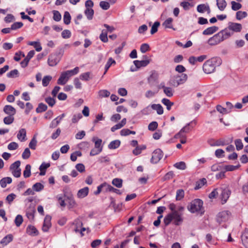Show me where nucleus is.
<instances>
[{"instance_id": "obj_1", "label": "nucleus", "mask_w": 248, "mask_h": 248, "mask_svg": "<svg viewBox=\"0 0 248 248\" xmlns=\"http://www.w3.org/2000/svg\"><path fill=\"white\" fill-rule=\"evenodd\" d=\"M222 63L220 57H216L207 60L203 64L202 68L205 73L209 74L213 73L216 67L219 66Z\"/></svg>"}, {"instance_id": "obj_2", "label": "nucleus", "mask_w": 248, "mask_h": 248, "mask_svg": "<svg viewBox=\"0 0 248 248\" xmlns=\"http://www.w3.org/2000/svg\"><path fill=\"white\" fill-rule=\"evenodd\" d=\"M203 204V202L202 200L199 199H194L187 206V209L191 213H198L202 215L205 212Z\"/></svg>"}, {"instance_id": "obj_3", "label": "nucleus", "mask_w": 248, "mask_h": 248, "mask_svg": "<svg viewBox=\"0 0 248 248\" xmlns=\"http://www.w3.org/2000/svg\"><path fill=\"white\" fill-rule=\"evenodd\" d=\"M78 72L79 68L78 67H76L73 70H67L62 72L60 78L57 80V83L62 85L65 84L70 77L77 74Z\"/></svg>"}, {"instance_id": "obj_4", "label": "nucleus", "mask_w": 248, "mask_h": 248, "mask_svg": "<svg viewBox=\"0 0 248 248\" xmlns=\"http://www.w3.org/2000/svg\"><path fill=\"white\" fill-rule=\"evenodd\" d=\"M217 190L218 191L219 199L221 201L222 204H224L227 202L229 199L231 193V191L229 187L226 185H223L219 187H217Z\"/></svg>"}, {"instance_id": "obj_5", "label": "nucleus", "mask_w": 248, "mask_h": 248, "mask_svg": "<svg viewBox=\"0 0 248 248\" xmlns=\"http://www.w3.org/2000/svg\"><path fill=\"white\" fill-rule=\"evenodd\" d=\"M187 79V76L186 74H181L173 76L170 80V84L174 86L177 87L180 84L184 83Z\"/></svg>"}, {"instance_id": "obj_6", "label": "nucleus", "mask_w": 248, "mask_h": 248, "mask_svg": "<svg viewBox=\"0 0 248 248\" xmlns=\"http://www.w3.org/2000/svg\"><path fill=\"white\" fill-rule=\"evenodd\" d=\"M62 54V52L50 54L47 60V63L48 65L50 66H54L56 65L60 62Z\"/></svg>"}, {"instance_id": "obj_7", "label": "nucleus", "mask_w": 248, "mask_h": 248, "mask_svg": "<svg viewBox=\"0 0 248 248\" xmlns=\"http://www.w3.org/2000/svg\"><path fill=\"white\" fill-rule=\"evenodd\" d=\"M230 212L228 211H223L218 213L217 215L216 220L221 224L223 222L227 221L230 217Z\"/></svg>"}, {"instance_id": "obj_8", "label": "nucleus", "mask_w": 248, "mask_h": 248, "mask_svg": "<svg viewBox=\"0 0 248 248\" xmlns=\"http://www.w3.org/2000/svg\"><path fill=\"white\" fill-rule=\"evenodd\" d=\"M163 156V153L161 149H157L155 150L153 152L151 162L154 164L158 163L162 158Z\"/></svg>"}, {"instance_id": "obj_9", "label": "nucleus", "mask_w": 248, "mask_h": 248, "mask_svg": "<svg viewBox=\"0 0 248 248\" xmlns=\"http://www.w3.org/2000/svg\"><path fill=\"white\" fill-rule=\"evenodd\" d=\"M51 217L49 215H46L44 219V223L42 226V231L44 232H47L51 226Z\"/></svg>"}, {"instance_id": "obj_10", "label": "nucleus", "mask_w": 248, "mask_h": 248, "mask_svg": "<svg viewBox=\"0 0 248 248\" xmlns=\"http://www.w3.org/2000/svg\"><path fill=\"white\" fill-rule=\"evenodd\" d=\"M171 214L172 215L173 223L176 226L180 225L183 221L182 214H179L177 212H172Z\"/></svg>"}, {"instance_id": "obj_11", "label": "nucleus", "mask_w": 248, "mask_h": 248, "mask_svg": "<svg viewBox=\"0 0 248 248\" xmlns=\"http://www.w3.org/2000/svg\"><path fill=\"white\" fill-rule=\"evenodd\" d=\"M228 29L234 32H238L242 30V25L240 23L230 22L228 23Z\"/></svg>"}, {"instance_id": "obj_12", "label": "nucleus", "mask_w": 248, "mask_h": 248, "mask_svg": "<svg viewBox=\"0 0 248 248\" xmlns=\"http://www.w3.org/2000/svg\"><path fill=\"white\" fill-rule=\"evenodd\" d=\"M35 211V206L31 204L27 208L26 210V215L29 219L33 220L34 219Z\"/></svg>"}, {"instance_id": "obj_13", "label": "nucleus", "mask_w": 248, "mask_h": 248, "mask_svg": "<svg viewBox=\"0 0 248 248\" xmlns=\"http://www.w3.org/2000/svg\"><path fill=\"white\" fill-rule=\"evenodd\" d=\"M35 54L34 50L29 51L26 58L20 62L22 67L25 68L28 65V63L31 58H32Z\"/></svg>"}, {"instance_id": "obj_14", "label": "nucleus", "mask_w": 248, "mask_h": 248, "mask_svg": "<svg viewBox=\"0 0 248 248\" xmlns=\"http://www.w3.org/2000/svg\"><path fill=\"white\" fill-rule=\"evenodd\" d=\"M207 142L211 146H220L226 144L225 141L222 139L216 140L213 139H210L207 140Z\"/></svg>"}, {"instance_id": "obj_15", "label": "nucleus", "mask_w": 248, "mask_h": 248, "mask_svg": "<svg viewBox=\"0 0 248 248\" xmlns=\"http://www.w3.org/2000/svg\"><path fill=\"white\" fill-rule=\"evenodd\" d=\"M207 57V56L205 55H202L198 57L191 56L189 58L188 61L190 64L194 65L197 62H203Z\"/></svg>"}, {"instance_id": "obj_16", "label": "nucleus", "mask_w": 248, "mask_h": 248, "mask_svg": "<svg viewBox=\"0 0 248 248\" xmlns=\"http://www.w3.org/2000/svg\"><path fill=\"white\" fill-rule=\"evenodd\" d=\"M151 62V59L142 60L141 61L135 60L133 62L137 69L141 67L146 66Z\"/></svg>"}, {"instance_id": "obj_17", "label": "nucleus", "mask_w": 248, "mask_h": 248, "mask_svg": "<svg viewBox=\"0 0 248 248\" xmlns=\"http://www.w3.org/2000/svg\"><path fill=\"white\" fill-rule=\"evenodd\" d=\"M3 111L6 114L14 116L16 113V109L11 105H6L3 108Z\"/></svg>"}, {"instance_id": "obj_18", "label": "nucleus", "mask_w": 248, "mask_h": 248, "mask_svg": "<svg viewBox=\"0 0 248 248\" xmlns=\"http://www.w3.org/2000/svg\"><path fill=\"white\" fill-rule=\"evenodd\" d=\"M241 240L243 245L248 248V229H246L242 233Z\"/></svg>"}, {"instance_id": "obj_19", "label": "nucleus", "mask_w": 248, "mask_h": 248, "mask_svg": "<svg viewBox=\"0 0 248 248\" xmlns=\"http://www.w3.org/2000/svg\"><path fill=\"white\" fill-rule=\"evenodd\" d=\"M89 193V188L85 187L79 189L77 193V196L79 198H83L87 196Z\"/></svg>"}, {"instance_id": "obj_20", "label": "nucleus", "mask_w": 248, "mask_h": 248, "mask_svg": "<svg viewBox=\"0 0 248 248\" xmlns=\"http://www.w3.org/2000/svg\"><path fill=\"white\" fill-rule=\"evenodd\" d=\"M173 19L171 17H169L167 18L163 23L162 26L166 29H171L173 30H175V29L173 28L172 26V22Z\"/></svg>"}, {"instance_id": "obj_21", "label": "nucleus", "mask_w": 248, "mask_h": 248, "mask_svg": "<svg viewBox=\"0 0 248 248\" xmlns=\"http://www.w3.org/2000/svg\"><path fill=\"white\" fill-rule=\"evenodd\" d=\"M197 10L198 12L201 13H203L206 11H207L208 13L210 12L209 6L208 5H206L204 4L198 5L197 7Z\"/></svg>"}, {"instance_id": "obj_22", "label": "nucleus", "mask_w": 248, "mask_h": 248, "mask_svg": "<svg viewBox=\"0 0 248 248\" xmlns=\"http://www.w3.org/2000/svg\"><path fill=\"white\" fill-rule=\"evenodd\" d=\"M27 232L30 235L36 236L38 234V232L35 227L29 225L27 228Z\"/></svg>"}, {"instance_id": "obj_23", "label": "nucleus", "mask_w": 248, "mask_h": 248, "mask_svg": "<svg viewBox=\"0 0 248 248\" xmlns=\"http://www.w3.org/2000/svg\"><path fill=\"white\" fill-rule=\"evenodd\" d=\"M13 239V236L11 234H9L3 237L0 241V243L3 246H6L10 242H11Z\"/></svg>"}, {"instance_id": "obj_24", "label": "nucleus", "mask_w": 248, "mask_h": 248, "mask_svg": "<svg viewBox=\"0 0 248 248\" xmlns=\"http://www.w3.org/2000/svg\"><path fill=\"white\" fill-rule=\"evenodd\" d=\"M26 137V131L25 128H21L18 131V133L17 135V139L20 140L21 141H23L25 140Z\"/></svg>"}, {"instance_id": "obj_25", "label": "nucleus", "mask_w": 248, "mask_h": 248, "mask_svg": "<svg viewBox=\"0 0 248 248\" xmlns=\"http://www.w3.org/2000/svg\"><path fill=\"white\" fill-rule=\"evenodd\" d=\"M218 30V28L217 27L212 26L205 29L203 31L202 34L204 35H210L216 32Z\"/></svg>"}, {"instance_id": "obj_26", "label": "nucleus", "mask_w": 248, "mask_h": 248, "mask_svg": "<svg viewBox=\"0 0 248 248\" xmlns=\"http://www.w3.org/2000/svg\"><path fill=\"white\" fill-rule=\"evenodd\" d=\"M219 33L221 34L223 41L229 38L232 34V33H231L227 28L221 31Z\"/></svg>"}, {"instance_id": "obj_27", "label": "nucleus", "mask_w": 248, "mask_h": 248, "mask_svg": "<svg viewBox=\"0 0 248 248\" xmlns=\"http://www.w3.org/2000/svg\"><path fill=\"white\" fill-rule=\"evenodd\" d=\"M12 182V179L11 177H6L2 178L0 180V185L2 188H5L7 184H11Z\"/></svg>"}, {"instance_id": "obj_28", "label": "nucleus", "mask_w": 248, "mask_h": 248, "mask_svg": "<svg viewBox=\"0 0 248 248\" xmlns=\"http://www.w3.org/2000/svg\"><path fill=\"white\" fill-rule=\"evenodd\" d=\"M151 108L152 109L156 110L157 113L159 115L163 113V108L160 104H152L151 105Z\"/></svg>"}, {"instance_id": "obj_29", "label": "nucleus", "mask_w": 248, "mask_h": 248, "mask_svg": "<svg viewBox=\"0 0 248 248\" xmlns=\"http://www.w3.org/2000/svg\"><path fill=\"white\" fill-rule=\"evenodd\" d=\"M120 140H114L110 142L108 145V148L109 149H115L120 146Z\"/></svg>"}, {"instance_id": "obj_30", "label": "nucleus", "mask_w": 248, "mask_h": 248, "mask_svg": "<svg viewBox=\"0 0 248 248\" xmlns=\"http://www.w3.org/2000/svg\"><path fill=\"white\" fill-rule=\"evenodd\" d=\"M92 141L94 142V147L98 149H103V146L101 145L102 140L100 139H98L97 137H93Z\"/></svg>"}, {"instance_id": "obj_31", "label": "nucleus", "mask_w": 248, "mask_h": 248, "mask_svg": "<svg viewBox=\"0 0 248 248\" xmlns=\"http://www.w3.org/2000/svg\"><path fill=\"white\" fill-rule=\"evenodd\" d=\"M84 14L88 20H92L93 18L94 11L92 8H86Z\"/></svg>"}, {"instance_id": "obj_32", "label": "nucleus", "mask_w": 248, "mask_h": 248, "mask_svg": "<svg viewBox=\"0 0 248 248\" xmlns=\"http://www.w3.org/2000/svg\"><path fill=\"white\" fill-rule=\"evenodd\" d=\"M217 5L220 11H223L226 7L227 3L225 0H217Z\"/></svg>"}, {"instance_id": "obj_33", "label": "nucleus", "mask_w": 248, "mask_h": 248, "mask_svg": "<svg viewBox=\"0 0 248 248\" xmlns=\"http://www.w3.org/2000/svg\"><path fill=\"white\" fill-rule=\"evenodd\" d=\"M193 124L195 125L196 124V122L194 120L188 123L185 127L181 129V130L179 131V134H181L182 133H188L190 130L189 126L191 125V124Z\"/></svg>"}, {"instance_id": "obj_34", "label": "nucleus", "mask_w": 248, "mask_h": 248, "mask_svg": "<svg viewBox=\"0 0 248 248\" xmlns=\"http://www.w3.org/2000/svg\"><path fill=\"white\" fill-rule=\"evenodd\" d=\"M116 63V62L114 60H113L112 58H109L107 62V63L105 65V72L104 73V75L106 74L109 67L111 66V65L113 64H115Z\"/></svg>"}, {"instance_id": "obj_35", "label": "nucleus", "mask_w": 248, "mask_h": 248, "mask_svg": "<svg viewBox=\"0 0 248 248\" xmlns=\"http://www.w3.org/2000/svg\"><path fill=\"white\" fill-rule=\"evenodd\" d=\"M47 108V107L46 104L41 103L38 104V106L36 109V112L37 113H41L46 110Z\"/></svg>"}, {"instance_id": "obj_36", "label": "nucleus", "mask_w": 248, "mask_h": 248, "mask_svg": "<svg viewBox=\"0 0 248 248\" xmlns=\"http://www.w3.org/2000/svg\"><path fill=\"white\" fill-rule=\"evenodd\" d=\"M161 102L167 107V109L170 110L171 106L174 105V103L171 102L169 99L167 98H163L161 100Z\"/></svg>"}, {"instance_id": "obj_37", "label": "nucleus", "mask_w": 248, "mask_h": 248, "mask_svg": "<svg viewBox=\"0 0 248 248\" xmlns=\"http://www.w3.org/2000/svg\"><path fill=\"white\" fill-rule=\"evenodd\" d=\"M71 19V16L68 11L64 12L63 15V22L66 25H68L70 23Z\"/></svg>"}, {"instance_id": "obj_38", "label": "nucleus", "mask_w": 248, "mask_h": 248, "mask_svg": "<svg viewBox=\"0 0 248 248\" xmlns=\"http://www.w3.org/2000/svg\"><path fill=\"white\" fill-rule=\"evenodd\" d=\"M173 220L172 215L171 213L167 215L164 218V223L165 224V226H167L169 225L171 221Z\"/></svg>"}, {"instance_id": "obj_39", "label": "nucleus", "mask_w": 248, "mask_h": 248, "mask_svg": "<svg viewBox=\"0 0 248 248\" xmlns=\"http://www.w3.org/2000/svg\"><path fill=\"white\" fill-rule=\"evenodd\" d=\"M7 76L9 78H16L19 76V72L17 69H14L7 73Z\"/></svg>"}, {"instance_id": "obj_40", "label": "nucleus", "mask_w": 248, "mask_h": 248, "mask_svg": "<svg viewBox=\"0 0 248 248\" xmlns=\"http://www.w3.org/2000/svg\"><path fill=\"white\" fill-rule=\"evenodd\" d=\"M185 192L183 189H180L177 190L176 195V200L177 201L181 200L184 197Z\"/></svg>"}, {"instance_id": "obj_41", "label": "nucleus", "mask_w": 248, "mask_h": 248, "mask_svg": "<svg viewBox=\"0 0 248 248\" xmlns=\"http://www.w3.org/2000/svg\"><path fill=\"white\" fill-rule=\"evenodd\" d=\"M173 166L177 169L184 170L186 169V164L183 161L176 163L174 164Z\"/></svg>"}, {"instance_id": "obj_42", "label": "nucleus", "mask_w": 248, "mask_h": 248, "mask_svg": "<svg viewBox=\"0 0 248 248\" xmlns=\"http://www.w3.org/2000/svg\"><path fill=\"white\" fill-rule=\"evenodd\" d=\"M163 91L164 93L168 97H171L173 96V91L170 87L163 86Z\"/></svg>"}, {"instance_id": "obj_43", "label": "nucleus", "mask_w": 248, "mask_h": 248, "mask_svg": "<svg viewBox=\"0 0 248 248\" xmlns=\"http://www.w3.org/2000/svg\"><path fill=\"white\" fill-rule=\"evenodd\" d=\"M28 45H30V46H33L34 47V48H35V50L37 52H39V51H41V50L42 49V46H41V45L39 42H29Z\"/></svg>"}, {"instance_id": "obj_44", "label": "nucleus", "mask_w": 248, "mask_h": 248, "mask_svg": "<svg viewBox=\"0 0 248 248\" xmlns=\"http://www.w3.org/2000/svg\"><path fill=\"white\" fill-rule=\"evenodd\" d=\"M248 14L246 12H243L241 11H239L236 13V18L237 20H241L243 18L246 17L247 16Z\"/></svg>"}, {"instance_id": "obj_45", "label": "nucleus", "mask_w": 248, "mask_h": 248, "mask_svg": "<svg viewBox=\"0 0 248 248\" xmlns=\"http://www.w3.org/2000/svg\"><path fill=\"white\" fill-rule=\"evenodd\" d=\"M14 116L8 115L3 119V122L5 124H10L14 121Z\"/></svg>"}, {"instance_id": "obj_46", "label": "nucleus", "mask_w": 248, "mask_h": 248, "mask_svg": "<svg viewBox=\"0 0 248 248\" xmlns=\"http://www.w3.org/2000/svg\"><path fill=\"white\" fill-rule=\"evenodd\" d=\"M112 184L117 187L120 188L122 186L123 180L119 178H115L112 181Z\"/></svg>"}, {"instance_id": "obj_47", "label": "nucleus", "mask_w": 248, "mask_h": 248, "mask_svg": "<svg viewBox=\"0 0 248 248\" xmlns=\"http://www.w3.org/2000/svg\"><path fill=\"white\" fill-rule=\"evenodd\" d=\"M20 165V161L19 160L16 161L14 163L12 164L10 167V170L12 171L13 170H16L20 169L19 168Z\"/></svg>"}, {"instance_id": "obj_48", "label": "nucleus", "mask_w": 248, "mask_h": 248, "mask_svg": "<svg viewBox=\"0 0 248 248\" xmlns=\"http://www.w3.org/2000/svg\"><path fill=\"white\" fill-rule=\"evenodd\" d=\"M31 169V166L30 165L28 164L26 166L25 169L23 171V175L25 178H28L30 176Z\"/></svg>"}, {"instance_id": "obj_49", "label": "nucleus", "mask_w": 248, "mask_h": 248, "mask_svg": "<svg viewBox=\"0 0 248 248\" xmlns=\"http://www.w3.org/2000/svg\"><path fill=\"white\" fill-rule=\"evenodd\" d=\"M44 186L40 183H36L32 186V189L34 191L39 192L41 191L44 188Z\"/></svg>"}, {"instance_id": "obj_50", "label": "nucleus", "mask_w": 248, "mask_h": 248, "mask_svg": "<svg viewBox=\"0 0 248 248\" xmlns=\"http://www.w3.org/2000/svg\"><path fill=\"white\" fill-rule=\"evenodd\" d=\"M206 183V180L205 178H202L199 181L197 182L195 189L198 190L199 188H201L202 186H203Z\"/></svg>"}, {"instance_id": "obj_51", "label": "nucleus", "mask_w": 248, "mask_h": 248, "mask_svg": "<svg viewBox=\"0 0 248 248\" xmlns=\"http://www.w3.org/2000/svg\"><path fill=\"white\" fill-rule=\"evenodd\" d=\"M52 79V77L50 76H45L42 79V85L44 87H46L50 80Z\"/></svg>"}, {"instance_id": "obj_52", "label": "nucleus", "mask_w": 248, "mask_h": 248, "mask_svg": "<svg viewBox=\"0 0 248 248\" xmlns=\"http://www.w3.org/2000/svg\"><path fill=\"white\" fill-rule=\"evenodd\" d=\"M91 73L90 72H86L83 73L80 75V78L82 80L88 81L90 79L92 78L90 77Z\"/></svg>"}, {"instance_id": "obj_53", "label": "nucleus", "mask_w": 248, "mask_h": 248, "mask_svg": "<svg viewBox=\"0 0 248 248\" xmlns=\"http://www.w3.org/2000/svg\"><path fill=\"white\" fill-rule=\"evenodd\" d=\"M53 19L56 21H60L62 18V16L58 11H53Z\"/></svg>"}, {"instance_id": "obj_54", "label": "nucleus", "mask_w": 248, "mask_h": 248, "mask_svg": "<svg viewBox=\"0 0 248 248\" xmlns=\"http://www.w3.org/2000/svg\"><path fill=\"white\" fill-rule=\"evenodd\" d=\"M160 26V23L158 21L155 22L153 25L151 30V34H154L156 33L158 31V28Z\"/></svg>"}, {"instance_id": "obj_55", "label": "nucleus", "mask_w": 248, "mask_h": 248, "mask_svg": "<svg viewBox=\"0 0 248 248\" xmlns=\"http://www.w3.org/2000/svg\"><path fill=\"white\" fill-rule=\"evenodd\" d=\"M99 5L100 7L104 10H107L110 7L109 3L108 1H101L100 2Z\"/></svg>"}, {"instance_id": "obj_56", "label": "nucleus", "mask_w": 248, "mask_h": 248, "mask_svg": "<svg viewBox=\"0 0 248 248\" xmlns=\"http://www.w3.org/2000/svg\"><path fill=\"white\" fill-rule=\"evenodd\" d=\"M23 26V24L21 22H16L13 23L11 27L12 30H16L21 28Z\"/></svg>"}, {"instance_id": "obj_57", "label": "nucleus", "mask_w": 248, "mask_h": 248, "mask_svg": "<svg viewBox=\"0 0 248 248\" xmlns=\"http://www.w3.org/2000/svg\"><path fill=\"white\" fill-rule=\"evenodd\" d=\"M99 38L103 42H107L108 41V38L107 36V31H104V30H103L102 31V33L100 35Z\"/></svg>"}, {"instance_id": "obj_58", "label": "nucleus", "mask_w": 248, "mask_h": 248, "mask_svg": "<svg viewBox=\"0 0 248 248\" xmlns=\"http://www.w3.org/2000/svg\"><path fill=\"white\" fill-rule=\"evenodd\" d=\"M240 165L239 163L237 165L234 166V165H226L225 166V169L226 171H233L234 170L239 168Z\"/></svg>"}, {"instance_id": "obj_59", "label": "nucleus", "mask_w": 248, "mask_h": 248, "mask_svg": "<svg viewBox=\"0 0 248 248\" xmlns=\"http://www.w3.org/2000/svg\"><path fill=\"white\" fill-rule=\"evenodd\" d=\"M232 4V9L234 11H237L239 10L242 7V5L238 2H236L234 1H232L231 2Z\"/></svg>"}, {"instance_id": "obj_60", "label": "nucleus", "mask_w": 248, "mask_h": 248, "mask_svg": "<svg viewBox=\"0 0 248 248\" xmlns=\"http://www.w3.org/2000/svg\"><path fill=\"white\" fill-rule=\"evenodd\" d=\"M23 222L22 216L18 215L15 219V223L17 227H19Z\"/></svg>"}, {"instance_id": "obj_61", "label": "nucleus", "mask_w": 248, "mask_h": 248, "mask_svg": "<svg viewBox=\"0 0 248 248\" xmlns=\"http://www.w3.org/2000/svg\"><path fill=\"white\" fill-rule=\"evenodd\" d=\"M31 155V152L28 148H26L22 155V157L24 159H28Z\"/></svg>"}, {"instance_id": "obj_62", "label": "nucleus", "mask_w": 248, "mask_h": 248, "mask_svg": "<svg viewBox=\"0 0 248 248\" xmlns=\"http://www.w3.org/2000/svg\"><path fill=\"white\" fill-rule=\"evenodd\" d=\"M224 151L221 149H218L216 150L215 154L217 157L221 158L225 156Z\"/></svg>"}, {"instance_id": "obj_63", "label": "nucleus", "mask_w": 248, "mask_h": 248, "mask_svg": "<svg viewBox=\"0 0 248 248\" xmlns=\"http://www.w3.org/2000/svg\"><path fill=\"white\" fill-rule=\"evenodd\" d=\"M235 144L237 150H240L243 148V144L240 139H237L235 140Z\"/></svg>"}, {"instance_id": "obj_64", "label": "nucleus", "mask_w": 248, "mask_h": 248, "mask_svg": "<svg viewBox=\"0 0 248 248\" xmlns=\"http://www.w3.org/2000/svg\"><path fill=\"white\" fill-rule=\"evenodd\" d=\"M45 101L51 107H52L56 103L55 99L51 97L46 98L45 99Z\"/></svg>"}]
</instances>
